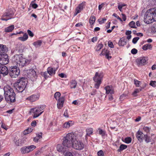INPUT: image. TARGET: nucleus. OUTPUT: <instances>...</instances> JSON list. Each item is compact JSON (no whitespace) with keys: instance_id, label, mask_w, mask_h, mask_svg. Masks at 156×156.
Here are the masks:
<instances>
[{"instance_id":"7c9ffc66","label":"nucleus","mask_w":156,"mask_h":156,"mask_svg":"<svg viewBox=\"0 0 156 156\" xmlns=\"http://www.w3.org/2000/svg\"><path fill=\"white\" fill-rule=\"evenodd\" d=\"M127 148V146L126 145L122 144H121L120 147L119 148L118 150V152H121L123 150L126 149Z\"/></svg>"},{"instance_id":"393cba45","label":"nucleus","mask_w":156,"mask_h":156,"mask_svg":"<svg viewBox=\"0 0 156 156\" xmlns=\"http://www.w3.org/2000/svg\"><path fill=\"white\" fill-rule=\"evenodd\" d=\"M28 38V36L27 33L24 34L23 37H20L18 38V39L22 41H24L27 40Z\"/></svg>"},{"instance_id":"c85d7f7f","label":"nucleus","mask_w":156,"mask_h":156,"mask_svg":"<svg viewBox=\"0 0 156 156\" xmlns=\"http://www.w3.org/2000/svg\"><path fill=\"white\" fill-rule=\"evenodd\" d=\"M42 43V41L41 40H38L34 42L33 44L37 48L41 46Z\"/></svg>"},{"instance_id":"f704fd0d","label":"nucleus","mask_w":156,"mask_h":156,"mask_svg":"<svg viewBox=\"0 0 156 156\" xmlns=\"http://www.w3.org/2000/svg\"><path fill=\"white\" fill-rule=\"evenodd\" d=\"M93 129L92 128H88L86 129V132L87 133V135L90 136L93 133Z\"/></svg>"},{"instance_id":"3c124183","label":"nucleus","mask_w":156,"mask_h":156,"mask_svg":"<svg viewBox=\"0 0 156 156\" xmlns=\"http://www.w3.org/2000/svg\"><path fill=\"white\" fill-rule=\"evenodd\" d=\"M98 156H104V152L103 151L101 150L97 153Z\"/></svg>"},{"instance_id":"4c0bfd02","label":"nucleus","mask_w":156,"mask_h":156,"mask_svg":"<svg viewBox=\"0 0 156 156\" xmlns=\"http://www.w3.org/2000/svg\"><path fill=\"white\" fill-rule=\"evenodd\" d=\"M23 143V140L20 139L17 140L15 142V144L18 146H20Z\"/></svg>"},{"instance_id":"4be33fe9","label":"nucleus","mask_w":156,"mask_h":156,"mask_svg":"<svg viewBox=\"0 0 156 156\" xmlns=\"http://www.w3.org/2000/svg\"><path fill=\"white\" fill-rule=\"evenodd\" d=\"M74 124L73 121H69L68 122H65L63 125V127L65 128H69L72 126Z\"/></svg>"},{"instance_id":"0e129e2a","label":"nucleus","mask_w":156,"mask_h":156,"mask_svg":"<svg viewBox=\"0 0 156 156\" xmlns=\"http://www.w3.org/2000/svg\"><path fill=\"white\" fill-rule=\"evenodd\" d=\"M122 18L124 21H126V16L124 14H122Z\"/></svg>"},{"instance_id":"5fc2aeb1","label":"nucleus","mask_w":156,"mask_h":156,"mask_svg":"<svg viewBox=\"0 0 156 156\" xmlns=\"http://www.w3.org/2000/svg\"><path fill=\"white\" fill-rule=\"evenodd\" d=\"M108 46L112 48H114V46L112 42L111 41H108Z\"/></svg>"},{"instance_id":"f03ea898","label":"nucleus","mask_w":156,"mask_h":156,"mask_svg":"<svg viewBox=\"0 0 156 156\" xmlns=\"http://www.w3.org/2000/svg\"><path fill=\"white\" fill-rule=\"evenodd\" d=\"M144 21L147 24L156 21V8H153L147 10L144 15Z\"/></svg>"},{"instance_id":"a211bd4d","label":"nucleus","mask_w":156,"mask_h":156,"mask_svg":"<svg viewBox=\"0 0 156 156\" xmlns=\"http://www.w3.org/2000/svg\"><path fill=\"white\" fill-rule=\"evenodd\" d=\"M104 89L106 90V94H112L114 93L113 88L112 86H106L105 87Z\"/></svg>"},{"instance_id":"49530a36","label":"nucleus","mask_w":156,"mask_h":156,"mask_svg":"<svg viewBox=\"0 0 156 156\" xmlns=\"http://www.w3.org/2000/svg\"><path fill=\"white\" fill-rule=\"evenodd\" d=\"M68 153H69L71 154L69 156H80V155L77 153H73L69 151L67 152Z\"/></svg>"},{"instance_id":"bf43d9fd","label":"nucleus","mask_w":156,"mask_h":156,"mask_svg":"<svg viewBox=\"0 0 156 156\" xmlns=\"http://www.w3.org/2000/svg\"><path fill=\"white\" fill-rule=\"evenodd\" d=\"M131 53L133 54H135L137 52V50L135 48H133L131 50Z\"/></svg>"},{"instance_id":"c9c22d12","label":"nucleus","mask_w":156,"mask_h":156,"mask_svg":"<svg viewBox=\"0 0 156 156\" xmlns=\"http://www.w3.org/2000/svg\"><path fill=\"white\" fill-rule=\"evenodd\" d=\"M95 21V16H92L90 17V18L89 22L90 24H93L94 23Z\"/></svg>"},{"instance_id":"dca6fc26","label":"nucleus","mask_w":156,"mask_h":156,"mask_svg":"<svg viewBox=\"0 0 156 156\" xmlns=\"http://www.w3.org/2000/svg\"><path fill=\"white\" fill-rule=\"evenodd\" d=\"M9 73L7 68L5 66H0V73L2 74L4 76L7 75Z\"/></svg>"},{"instance_id":"b1692460","label":"nucleus","mask_w":156,"mask_h":156,"mask_svg":"<svg viewBox=\"0 0 156 156\" xmlns=\"http://www.w3.org/2000/svg\"><path fill=\"white\" fill-rule=\"evenodd\" d=\"M69 84L71 88H75L76 87L77 83L75 80H72L70 81Z\"/></svg>"},{"instance_id":"052dcab7","label":"nucleus","mask_w":156,"mask_h":156,"mask_svg":"<svg viewBox=\"0 0 156 156\" xmlns=\"http://www.w3.org/2000/svg\"><path fill=\"white\" fill-rule=\"evenodd\" d=\"M27 32L28 34L30 36L33 37L34 36V34L31 31L28 30H27Z\"/></svg>"},{"instance_id":"7ed1b4c3","label":"nucleus","mask_w":156,"mask_h":156,"mask_svg":"<svg viewBox=\"0 0 156 156\" xmlns=\"http://www.w3.org/2000/svg\"><path fill=\"white\" fill-rule=\"evenodd\" d=\"M4 96L8 102H14L15 101V94L13 89L9 85H6L4 88Z\"/></svg>"},{"instance_id":"9b49d317","label":"nucleus","mask_w":156,"mask_h":156,"mask_svg":"<svg viewBox=\"0 0 156 156\" xmlns=\"http://www.w3.org/2000/svg\"><path fill=\"white\" fill-rule=\"evenodd\" d=\"M8 56L7 54H0V64L5 65L9 62Z\"/></svg>"},{"instance_id":"72a5a7b5","label":"nucleus","mask_w":156,"mask_h":156,"mask_svg":"<svg viewBox=\"0 0 156 156\" xmlns=\"http://www.w3.org/2000/svg\"><path fill=\"white\" fill-rule=\"evenodd\" d=\"M109 51L105 49H103L100 54V55H106L108 54H109Z\"/></svg>"},{"instance_id":"39448f33","label":"nucleus","mask_w":156,"mask_h":156,"mask_svg":"<svg viewBox=\"0 0 156 156\" xmlns=\"http://www.w3.org/2000/svg\"><path fill=\"white\" fill-rule=\"evenodd\" d=\"M27 82V79L22 77L18 80L16 83V90L19 92H22L25 89Z\"/></svg>"},{"instance_id":"c756f323","label":"nucleus","mask_w":156,"mask_h":156,"mask_svg":"<svg viewBox=\"0 0 156 156\" xmlns=\"http://www.w3.org/2000/svg\"><path fill=\"white\" fill-rule=\"evenodd\" d=\"M126 44L124 38H122L120 39L119 42V45L120 46H123Z\"/></svg>"},{"instance_id":"13d9d810","label":"nucleus","mask_w":156,"mask_h":156,"mask_svg":"<svg viewBox=\"0 0 156 156\" xmlns=\"http://www.w3.org/2000/svg\"><path fill=\"white\" fill-rule=\"evenodd\" d=\"M72 103L75 105H78L80 104L79 101L78 100H76L73 101Z\"/></svg>"},{"instance_id":"09e8293b","label":"nucleus","mask_w":156,"mask_h":156,"mask_svg":"<svg viewBox=\"0 0 156 156\" xmlns=\"http://www.w3.org/2000/svg\"><path fill=\"white\" fill-rule=\"evenodd\" d=\"M134 84H135L136 86L137 87H139L140 85V82L136 80L135 79L134 80Z\"/></svg>"},{"instance_id":"6ab92c4d","label":"nucleus","mask_w":156,"mask_h":156,"mask_svg":"<svg viewBox=\"0 0 156 156\" xmlns=\"http://www.w3.org/2000/svg\"><path fill=\"white\" fill-rule=\"evenodd\" d=\"M57 69L58 68L48 67L47 69V72L50 75L52 76L55 74V72Z\"/></svg>"},{"instance_id":"bb28decb","label":"nucleus","mask_w":156,"mask_h":156,"mask_svg":"<svg viewBox=\"0 0 156 156\" xmlns=\"http://www.w3.org/2000/svg\"><path fill=\"white\" fill-rule=\"evenodd\" d=\"M14 28V26L13 25H12L5 29V31L6 32H12Z\"/></svg>"},{"instance_id":"a878e982","label":"nucleus","mask_w":156,"mask_h":156,"mask_svg":"<svg viewBox=\"0 0 156 156\" xmlns=\"http://www.w3.org/2000/svg\"><path fill=\"white\" fill-rule=\"evenodd\" d=\"M152 48V46L150 44H146L142 47V49L144 50H146L147 49H151Z\"/></svg>"},{"instance_id":"a19ab883","label":"nucleus","mask_w":156,"mask_h":156,"mask_svg":"<svg viewBox=\"0 0 156 156\" xmlns=\"http://www.w3.org/2000/svg\"><path fill=\"white\" fill-rule=\"evenodd\" d=\"M142 90V88L140 89H136L133 92L132 94L134 96H136V94L137 93H139L140 91Z\"/></svg>"},{"instance_id":"6e6552de","label":"nucleus","mask_w":156,"mask_h":156,"mask_svg":"<svg viewBox=\"0 0 156 156\" xmlns=\"http://www.w3.org/2000/svg\"><path fill=\"white\" fill-rule=\"evenodd\" d=\"M77 135L76 134V139L73 141V147L76 149L80 150L84 148V145L81 141L77 140Z\"/></svg>"},{"instance_id":"37998d69","label":"nucleus","mask_w":156,"mask_h":156,"mask_svg":"<svg viewBox=\"0 0 156 156\" xmlns=\"http://www.w3.org/2000/svg\"><path fill=\"white\" fill-rule=\"evenodd\" d=\"M149 84L153 87H156V81L151 80Z\"/></svg>"},{"instance_id":"f257e3e1","label":"nucleus","mask_w":156,"mask_h":156,"mask_svg":"<svg viewBox=\"0 0 156 156\" xmlns=\"http://www.w3.org/2000/svg\"><path fill=\"white\" fill-rule=\"evenodd\" d=\"M12 62L18 67L22 68L29 64L30 61L26 58L23 54L14 55L12 59Z\"/></svg>"},{"instance_id":"cd10ccee","label":"nucleus","mask_w":156,"mask_h":156,"mask_svg":"<svg viewBox=\"0 0 156 156\" xmlns=\"http://www.w3.org/2000/svg\"><path fill=\"white\" fill-rule=\"evenodd\" d=\"M151 31L152 34H156V23L154 24L151 26Z\"/></svg>"},{"instance_id":"412c9836","label":"nucleus","mask_w":156,"mask_h":156,"mask_svg":"<svg viewBox=\"0 0 156 156\" xmlns=\"http://www.w3.org/2000/svg\"><path fill=\"white\" fill-rule=\"evenodd\" d=\"M144 135L142 132L139 130L137 132L136 137L140 142H142L143 141V138L144 137Z\"/></svg>"},{"instance_id":"603ef678","label":"nucleus","mask_w":156,"mask_h":156,"mask_svg":"<svg viewBox=\"0 0 156 156\" xmlns=\"http://www.w3.org/2000/svg\"><path fill=\"white\" fill-rule=\"evenodd\" d=\"M139 39V38L138 37H134L132 40L133 43L134 44H136Z\"/></svg>"},{"instance_id":"f3484780","label":"nucleus","mask_w":156,"mask_h":156,"mask_svg":"<svg viewBox=\"0 0 156 156\" xmlns=\"http://www.w3.org/2000/svg\"><path fill=\"white\" fill-rule=\"evenodd\" d=\"M33 69H31L27 71L28 75L29 76L30 78H36L37 77L36 72V70Z\"/></svg>"},{"instance_id":"1a4fd4ad","label":"nucleus","mask_w":156,"mask_h":156,"mask_svg":"<svg viewBox=\"0 0 156 156\" xmlns=\"http://www.w3.org/2000/svg\"><path fill=\"white\" fill-rule=\"evenodd\" d=\"M18 67L15 66L11 68L9 72V75L11 77L16 78L19 75L20 71Z\"/></svg>"},{"instance_id":"e2e57ef3","label":"nucleus","mask_w":156,"mask_h":156,"mask_svg":"<svg viewBox=\"0 0 156 156\" xmlns=\"http://www.w3.org/2000/svg\"><path fill=\"white\" fill-rule=\"evenodd\" d=\"M96 90H93L90 93V94L91 95H94L96 94Z\"/></svg>"},{"instance_id":"f8f14e48","label":"nucleus","mask_w":156,"mask_h":156,"mask_svg":"<svg viewBox=\"0 0 156 156\" xmlns=\"http://www.w3.org/2000/svg\"><path fill=\"white\" fill-rule=\"evenodd\" d=\"M57 151L63 154H65L66 152H69L68 151V149L66 147H64L63 144H58L56 147Z\"/></svg>"},{"instance_id":"680f3d73","label":"nucleus","mask_w":156,"mask_h":156,"mask_svg":"<svg viewBox=\"0 0 156 156\" xmlns=\"http://www.w3.org/2000/svg\"><path fill=\"white\" fill-rule=\"evenodd\" d=\"M48 73L47 72H45L43 73V76L45 79L49 77V76L48 75Z\"/></svg>"},{"instance_id":"69168bd1","label":"nucleus","mask_w":156,"mask_h":156,"mask_svg":"<svg viewBox=\"0 0 156 156\" xmlns=\"http://www.w3.org/2000/svg\"><path fill=\"white\" fill-rule=\"evenodd\" d=\"M31 126H35L36 125V122L35 121H33L31 123Z\"/></svg>"},{"instance_id":"79ce46f5","label":"nucleus","mask_w":156,"mask_h":156,"mask_svg":"<svg viewBox=\"0 0 156 156\" xmlns=\"http://www.w3.org/2000/svg\"><path fill=\"white\" fill-rule=\"evenodd\" d=\"M126 143L129 144L130 143L131 141V139L130 137H128L126 138L125 139L124 141Z\"/></svg>"},{"instance_id":"774afa93","label":"nucleus","mask_w":156,"mask_h":156,"mask_svg":"<svg viewBox=\"0 0 156 156\" xmlns=\"http://www.w3.org/2000/svg\"><path fill=\"white\" fill-rule=\"evenodd\" d=\"M108 99L110 101H112L113 99V97L112 94H109Z\"/></svg>"},{"instance_id":"423d86ee","label":"nucleus","mask_w":156,"mask_h":156,"mask_svg":"<svg viewBox=\"0 0 156 156\" xmlns=\"http://www.w3.org/2000/svg\"><path fill=\"white\" fill-rule=\"evenodd\" d=\"M61 93L59 92H57L54 94V97L57 101V107L58 109H61L63 107L65 101V97H61Z\"/></svg>"},{"instance_id":"ddd939ff","label":"nucleus","mask_w":156,"mask_h":156,"mask_svg":"<svg viewBox=\"0 0 156 156\" xmlns=\"http://www.w3.org/2000/svg\"><path fill=\"white\" fill-rule=\"evenodd\" d=\"M103 73L101 72H97L95 73L93 80L94 82H101V80L103 77Z\"/></svg>"},{"instance_id":"8fccbe9b","label":"nucleus","mask_w":156,"mask_h":156,"mask_svg":"<svg viewBox=\"0 0 156 156\" xmlns=\"http://www.w3.org/2000/svg\"><path fill=\"white\" fill-rule=\"evenodd\" d=\"M143 129L145 131L146 133H149L150 131V129L149 127L147 126H144Z\"/></svg>"},{"instance_id":"de8ad7c7","label":"nucleus","mask_w":156,"mask_h":156,"mask_svg":"<svg viewBox=\"0 0 156 156\" xmlns=\"http://www.w3.org/2000/svg\"><path fill=\"white\" fill-rule=\"evenodd\" d=\"M28 148H29V150L30 152L32 151L33 150L36 148V147L34 145L27 146Z\"/></svg>"},{"instance_id":"2f4dec72","label":"nucleus","mask_w":156,"mask_h":156,"mask_svg":"<svg viewBox=\"0 0 156 156\" xmlns=\"http://www.w3.org/2000/svg\"><path fill=\"white\" fill-rule=\"evenodd\" d=\"M33 130V129L31 128H28V129L25 130L23 131V133L24 135H27L31 132Z\"/></svg>"},{"instance_id":"0eeeda50","label":"nucleus","mask_w":156,"mask_h":156,"mask_svg":"<svg viewBox=\"0 0 156 156\" xmlns=\"http://www.w3.org/2000/svg\"><path fill=\"white\" fill-rule=\"evenodd\" d=\"M45 107L43 105L30 109V112L34 114L33 118H36L40 115L43 112Z\"/></svg>"},{"instance_id":"6e6d98bb","label":"nucleus","mask_w":156,"mask_h":156,"mask_svg":"<svg viewBox=\"0 0 156 156\" xmlns=\"http://www.w3.org/2000/svg\"><path fill=\"white\" fill-rule=\"evenodd\" d=\"M113 16L114 17H116L118 20H119L120 21L122 22V20L121 19L119 16L117 15L116 13H113Z\"/></svg>"},{"instance_id":"2eb2a0df","label":"nucleus","mask_w":156,"mask_h":156,"mask_svg":"<svg viewBox=\"0 0 156 156\" xmlns=\"http://www.w3.org/2000/svg\"><path fill=\"white\" fill-rule=\"evenodd\" d=\"M84 7V4L82 3L79 4L75 9V11L74 13V16H75L78 13L81 12L83 10Z\"/></svg>"},{"instance_id":"5701e85b","label":"nucleus","mask_w":156,"mask_h":156,"mask_svg":"<svg viewBox=\"0 0 156 156\" xmlns=\"http://www.w3.org/2000/svg\"><path fill=\"white\" fill-rule=\"evenodd\" d=\"M20 151L22 154L28 153L30 152V151L29 150V148H28V146L24 147L20 149Z\"/></svg>"},{"instance_id":"e433bc0d","label":"nucleus","mask_w":156,"mask_h":156,"mask_svg":"<svg viewBox=\"0 0 156 156\" xmlns=\"http://www.w3.org/2000/svg\"><path fill=\"white\" fill-rule=\"evenodd\" d=\"M129 26L131 28H136L135 22L133 21H132L129 23Z\"/></svg>"},{"instance_id":"9d476101","label":"nucleus","mask_w":156,"mask_h":156,"mask_svg":"<svg viewBox=\"0 0 156 156\" xmlns=\"http://www.w3.org/2000/svg\"><path fill=\"white\" fill-rule=\"evenodd\" d=\"M148 58L147 57H142L138 58L136 62L138 66H144L147 63Z\"/></svg>"},{"instance_id":"c03bdc74","label":"nucleus","mask_w":156,"mask_h":156,"mask_svg":"<svg viewBox=\"0 0 156 156\" xmlns=\"http://www.w3.org/2000/svg\"><path fill=\"white\" fill-rule=\"evenodd\" d=\"M95 83L94 84V87L97 89H98L101 84V82H95Z\"/></svg>"},{"instance_id":"864d4df0","label":"nucleus","mask_w":156,"mask_h":156,"mask_svg":"<svg viewBox=\"0 0 156 156\" xmlns=\"http://www.w3.org/2000/svg\"><path fill=\"white\" fill-rule=\"evenodd\" d=\"M33 2H34L32 1L31 3V5L32 7L33 8L36 9L38 5L36 4L33 3Z\"/></svg>"},{"instance_id":"ea45409f","label":"nucleus","mask_w":156,"mask_h":156,"mask_svg":"<svg viewBox=\"0 0 156 156\" xmlns=\"http://www.w3.org/2000/svg\"><path fill=\"white\" fill-rule=\"evenodd\" d=\"M144 138L146 143H148L150 142L151 139L150 137L148 136L147 134L144 135Z\"/></svg>"},{"instance_id":"473e14b6","label":"nucleus","mask_w":156,"mask_h":156,"mask_svg":"<svg viewBox=\"0 0 156 156\" xmlns=\"http://www.w3.org/2000/svg\"><path fill=\"white\" fill-rule=\"evenodd\" d=\"M98 132L99 134L101 135L103 137L104 136L106 135V132L105 131L101 129H98Z\"/></svg>"},{"instance_id":"58836bf2","label":"nucleus","mask_w":156,"mask_h":156,"mask_svg":"<svg viewBox=\"0 0 156 156\" xmlns=\"http://www.w3.org/2000/svg\"><path fill=\"white\" fill-rule=\"evenodd\" d=\"M103 47V45L102 44H100L97 45L96 47V51H100Z\"/></svg>"},{"instance_id":"338daca9","label":"nucleus","mask_w":156,"mask_h":156,"mask_svg":"<svg viewBox=\"0 0 156 156\" xmlns=\"http://www.w3.org/2000/svg\"><path fill=\"white\" fill-rule=\"evenodd\" d=\"M104 4L103 3H102L100 5H99V6H98V9L99 10H101V9L102 8V7H103L104 6Z\"/></svg>"},{"instance_id":"aec40b11","label":"nucleus","mask_w":156,"mask_h":156,"mask_svg":"<svg viewBox=\"0 0 156 156\" xmlns=\"http://www.w3.org/2000/svg\"><path fill=\"white\" fill-rule=\"evenodd\" d=\"M11 14L8 12H5L2 15L1 20H2L7 21L11 18Z\"/></svg>"},{"instance_id":"4468645a","label":"nucleus","mask_w":156,"mask_h":156,"mask_svg":"<svg viewBox=\"0 0 156 156\" xmlns=\"http://www.w3.org/2000/svg\"><path fill=\"white\" fill-rule=\"evenodd\" d=\"M40 95L39 94H33L26 98V100L31 102L36 101L39 99Z\"/></svg>"},{"instance_id":"4d7b16f0","label":"nucleus","mask_w":156,"mask_h":156,"mask_svg":"<svg viewBox=\"0 0 156 156\" xmlns=\"http://www.w3.org/2000/svg\"><path fill=\"white\" fill-rule=\"evenodd\" d=\"M126 94H122L120 96V100H123L124 99H125L126 98Z\"/></svg>"},{"instance_id":"20e7f679","label":"nucleus","mask_w":156,"mask_h":156,"mask_svg":"<svg viewBox=\"0 0 156 156\" xmlns=\"http://www.w3.org/2000/svg\"><path fill=\"white\" fill-rule=\"evenodd\" d=\"M76 139V134L70 133L67 134L64 137L62 142L63 145L68 148L73 147L74 140Z\"/></svg>"},{"instance_id":"a18cd8bd","label":"nucleus","mask_w":156,"mask_h":156,"mask_svg":"<svg viewBox=\"0 0 156 156\" xmlns=\"http://www.w3.org/2000/svg\"><path fill=\"white\" fill-rule=\"evenodd\" d=\"M106 19L105 18H103L101 19H98V22L100 24H102L105 21Z\"/></svg>"}]
</instances>
